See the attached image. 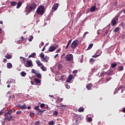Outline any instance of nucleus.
Masks as SVG:
<instances>
[{"label":"nucleus","mask_w":125,"mask_h":125,"mask_svg":"<svg viewBox=\"0 0 125 125\" xmlns=\"http://www.w3.org/2000/svg\"><path fill=\"white\" fill-rule=\"evenodd\" d=\"M31 73H33V74H35V75H36L37 72H36V70L32 69Z\"/></svg>","instance_id":"obj_46"},{"label":"nucleus","mask_w":125,"mask_h":125,"mask_svg":"<svg viewBox=\"0 0 125 125\" xmlns=\"http://www.w3.org/2000/svg\"><path fill=\"white\" fill-rule=\"evenodd\" d=\"M53 116H58V112L57 111H54L53 112Z\"/></svg>","instance_id":"obj_37"},{"label":"nucleus","mask_w":125,"mask_h":125,"mask_svg":"<svg viewBox=\"0 0 125 125\" xmlns=\"http://www.w3.org/2000/svg\"><path fill=\"white\" fill-rule=\"evenodd\" d=\"M92 86H93V84H92L91 83H90L86 86V87L88 90H91Z\"/></svg>","instance_id":"obj_11"},{"label":"nucleus","mask_w":125,"mask_h":125,"mask_svg":"<svg viewBox=\"0 0 125 125\" xmlns=\"http://www.w3.org/2000/svg\"><path fill=\"white\" fill-rule=\"evenodd\" d=\"M86 34H88V32H85L83 35V37H85V36H86Z\"/></svg>","instance_id":"obj_63"},{"label":"nucleus","mask_w":125,"mask_h":125,"mask_svg":"<svg viewBox=\"0 0 125 125\" xmlns=\"http://www.w3.org/2000/svg\"><path fill=\"white\" fill-rule=\"evenodd\" d=\"M21 113H22V111H21L19 110V111H17L16 114H21Z\"/></svg>","instance_id":"obj_55"},{"label":"nucleus","mask_w":125,"mask_h":125,"mask_svg":"<svg viewBox=\"0 0 125 125\" xmlns=\"http://www.w3.org/2000/svg\"><path fill=\"white\" fill-rule=\"evenodd\" d=\"M41 108H44L45 107V104H41L40 105Z\"/></svg>","instance_id":"obj_44"},{"label":"nucleus","mask_w":125,"mask_h":125,"mask_svg":"<svg viewBox=\"0 0 125 125\" xmlns=\"http://www.w3.org/2000/svg\"><path fill=\"white\" fill-rule=\"evenodd\" d=\"M36 62L38 66H42L43 65L40 60L36 61Z\"/></svg>","instance_id":"obj_19"},{"label":"nucleus","mask_w":125,"mask_h":125,"mask_svg":"<svg viewBox=\"0 0 125 125\" xmlns=\"http://www.w3.org/2000/svg\"><path fill=\"white\" fill-rule=\"evenodd\" d=\"M58 7H59V3H55L53 5V7H52V11L53 12L56 11V10H57V9H58Z\"/></svg>","instance_id":"obj_8"},{"label":"nucleus","mask_w":125,"mask_h":125,"mask_svg":"<svg viewBox=\"0 0 125 125\" xmlns=\"http://www.w3.org/2000/svg\"><path fill=\"white\" fill-rule=\"evenodd\" d=\"M40 56L41 57V58L42 59H43V58H44V55L42 54V52L40 54Z\"/></svg>","instance_id":"obj_40"},{"label":"nucleus","mask_w":125,"mask_h":125,"mask_svg":"<svg viewBox=\"0 0 125 125\" xmlns=\"http://www.w3.org/2000/svg\"><path fill=\"white\" fill-rule=\"evenodd\" d=\"M34 125H41V122L39 121H36L35 122Z\"/></svg>","instance_id":"obj_39"},{"label":"nucleus","mask_w":125,"mask_h":125,"mask_svg":"<svg viewBox=\"0 0 125 125\" xmlns=\"http://www.w3.org/2000/svg\"><path fill=\"white\" fill-rule=\"evenodd\" d=\"M79 43H80V41L78 39H77L75 41H74L71 45V48L72 49H75L76 47L79 45Z\"/></svg>","instance_id":"obj_3"},{"label":"nucleus","mask_w":125,"mask_h":125,"mask_svg":"<svg viewBox=\"0 0 125 125\" xmlns=\"http://www.w3.org/2000/svg\"><path fill=\"white\" fill-rule=\"evenodd\" d=\"M121 71H124V66H120L118 68V71L121 72Z\"/></svg>","instance_id":"obj_20"},{"label":"nucleus","mask_w":125,"mask_h":125,"mask_svg":"<svg viewBox=\"0 0 125 125\" xmlns=\"http://www.w3.org/2000/svg\"><path fill=\"white\" fill-rule=\"evenodd\" d=\"M73 80V75H70L66 80L67 83H70Z\"/></svg>","instance_id":"obj_13"},{"label":"nucleus","mask_w":125,"mask_h":125,"mask_svg":"<svg viewBox=\"0 0 125 125\" xmlns=\"http://www.w3.org/2000/svg\"><path fill=\"white\" fill-rule=\"evenodd\" d=\"M37 8V4L35 2L32 3L27 8V12L30 13L32 11H34Z\"/></svg>","instance_id":"obj_1"},{"label":"nucleus","mask_w":125,"mask_h":125,"mask_svg":"<svg viewBox=\"0 0 125 125\" xmlns=\"http://www.w3.org/2000/svg\"><path fill=\"white\" fill-rule=\"evenodd\" d=\"M38 111H39V112H38V114H39L40 115H42V113H43V112H44L45 110L40 109Z\"/></svg>","instance_id":"obj_31"},{"label":"nucleus","mask_w":125,"mask_h":125,"mask_svg":"<svg viewBox=\"0 0 125 125\" xmlns=\"http://www.w3.org/2000/svg\"><path fill=\"white\" fill-rule=\"evenodd\" d=\"M119 17H120V16H116L112 20L111 24L112 26H114V25H116V24H117V23L119 21Z\"/></svg>","instance_id":"obj_5"},{"label":"nucleus","mask_w":125,"mask_h":125,"mask_svg":"<svg viewBox=\"0 0 125 125\" xmlns=\"http://www.w3.org/2000/svg\"><path fill=\"white\" fill-rule=\"evenodd\" d=\"M78 111H79V112H83V111H84V109L83 107H80L78 109Z\"/></svg>","instance_id":"obj_29"},{"label":"nucleus","mask_w":125,"mask_h":125,"mask_svg":"<svg viewBox=\"0 0 125 125\" xmlns=\"http://www.w3.org/2000/svg\"><path fill=\"white\" fill-rule=\"evenodd\" d=\"M35 82L36 83H41V80H39L38 78H35Z\"/></svg>","instance_id":"obj_25"},{"label":"nucleus","mask_w":125,"mask_h":125,"mask_svg":"<svg viewBox=\"0 0 125 125\" xmlns=\"http://www.w3.org/2000/svg\"><path fill=\"white\" fill-rule=\"evenodd\" d=\"M7 67L8 68V69H10L11 68H12V64H11V63L9 62L7 64Z\"/></svg>","instance_id":"obj_22"},{"label":"nucleus","mask_w":125,"mask_h":125,"mask_svg":"<svg viewBox=\"0 0 125 125\" xmlns=\"http://www.w3.org/2000/svg\"><path fill=\"white\" fill-rule=\"evenodd\" d=\"M100 76L101 77H104V76H105V72H102Z\"/></svg>","instance_id":"obj_48"},{"label":"nucleus","mask_w":125,"mask_h":125,"mask_svg":"<svg viewBox=\"0 0 125 125\" xmlns=\"http://www.w3.org/2000/svg\"><path fill=\"white\" fill-rule=\"evenodd\" d=\"M112 80V77H108V78H106L105 79V81L106 82V83H108V82L111 81Z\"/></svg>","instance_id":"obj_36"},{"label":"nucleus","mask_w":125,"mask_h":125,"mask_svg":"<svg viewBox=\"0 0 125 125\" xmlns=\"http://www.w3.org/2000/svg\"><path fill=\"white\" fill-rule=\"evenodd\" d=\"M20 60L21 62H23V64H25V61H26V58L23 57H20Z\"/></svg>","instance_id":"obj_18"},{"label":"nucleus","mask_w":125,"mask_h":125,"mask_svg":"<svg viewBox=\"0 0 125 125\" xmlns=\"http://www.w3.org/2000/svg\"><path fill=\"white\" fill-rule=\"evenodd\" d=\"M92 46H93V43L90 44L88 47V49H91V48H92Z\"/></svg>","instance_id":"obj_34"},{"label":"nucleus","mask_w":125,"mask_h":125,"mask_svg":"<svg viewBox=\"0 0 125 125\" xmlns=\"http://www.w3.org/2000/svg\"><path fill=\"white\" fill-rule=\"evenodd\" d=\"M62 67H63V65L62 64H58V69H61Z\"/></svg>","instance_id":"obj_45"},{"label":"nucleus","mask_w":125,"mask_h":125,"mask_svg":"<svg viewBox=\"0 0 125 125\" xmlns=\"http://www.w3.org/2000/svg\"><path fill=\"white\" fill-rule=\"evenodd\" d=\"M4 117H5V118H4V120H7L8 122H11V121H13V116L11 115H5Z\"/></svg>","instance_id":"obj_7"},{"label":"nucleus","mask_w":125,"mask_h":125,"mask_svg":"<svg viewBox=\"0 0 125 125\" xmlns=\"http://www.w3.org/2000/svg\"><path fill=\"white\" fill-rule=\"evenodd\" d=\"M25 67H27V68H29V67H33V62L32 61L27 60L26 61V63L24 64Z\"/></svg>","instance_id":"obj_6"},{"label":"nucleus","mask_w":125,"mask_h":125,"mask_svg":"<svg viewBox=\"0 0 125 125\" xmlns=\"http://www.w3.org/2000/svg\"><path fill=\"white\" fill-rule=\"evenodd\" d=\"M17 106L20 108L21 110H23L24 109H27V106H26V104H23L22 105H20L18 104Z\"/></svg>","instance_id":"obj_10"},{"label":"nucleus","mask_w":125,"mask_h":125,"mask_svg":"<svg viewBox=\"0 0 125 125\" xmlns=\"http://www.w3.org/2000/svg\"><path fill=\"white\" fill-rule=\"evenodd\" d=\"M113 70H108L107 71L106 73H105V75H107V76H110V75H111V74H113Z\"/></svg>","instance_id":"obj_17"},{"label":"nucleus","mask_w":125,"mask_h":125,"mask_svg":"<svg viewBox=\"0 0 125 125\" xmlns=\"http://www.w3.org/2000/svg\"><path fill=\"white\" fill-rule=\"evenodd\" d=\"M16 3H17L16 1H13L11 3V4L12 5V6H15V5H16Z\"/></svg>","instance_id":"obj_35"},{"label":"nucleus","mask_w":125,"mask_h":125,"mask_svg":"<svg viewBox=\"0 0 125 125\" xmlns=\"http://www.w3.org/2000/svg\"><path fill=\"white\" fill-rule=\"evenodd\" d=\"M29 116L31 118H32V117L35 116V113H33V112H30Z\"/></svg>","instance_id":"obj_43"},{"label":"nucleus","mask_w":125,"mask_h":125,"mask_svg":"<svg viewBox=\"0 0 125 125\" xmlns=\"http://www.w3.org/2000/svg\"><path fill=\"white\" fill-rule=\"evenodd\" d=\"M7 61V60H6V59H3V62H4V63H6Z\"/></svg>","instance_id":"obj_59"},{"label":"nucleus","mask_w":125,"mask_h":125,"mask_svg":"<svg viewBox=\"0 0 125 125\" xmlns=\"http://www.w3.org/2000/svg\"><path fill=\"white\" fill-rule=\"evenodd\" d=\"M3 113H4V112L2 111V110H1L0 111V115H2V114H3Z\"/></svg>","instance_id":"obj_62"},{"label":"nucleus","mask_w":125,"mask_h":125,"mask_svg":"<svg viewBox=\"0 0 125 125\" xmlns=\"http://www.w3.org/2000/svg\"><path fill=\"white\" fill-rule=\"evenodd\" d=\"M55 49H56L55 46H50L48 49V51H49V52H53Z\"/></svg>","instance_id":"obj_9"},{"label":"nucleus","mask_w":125,"mask_h":125,"mask_svg":"<svg viewBox=\"0 0 125 125\" xmlns=\"http://www.w3.org/2000/svg\"><path fill=\"white\" fill-rule=\"evenodd\" d=\"M87 121L88 122H92V118H91V117H88Z\"/></svg>","instance_id":"obj_51"},{"label":"nucleus","mask_w":125,"mask_h":125,"mask_svg":"<svg viewBox=\"0 0 125 125\" xmlns=\"http://www.w3.org/2000/svg\"><path fill=\"white\" fill-rule=\"evenodd\" d=\"M35 75L37 76V78H39V79H42V74H41V73H37Z\"/></svg>","instance_id":"obj_26"},{"label":"nucleus","mask_w":125,"mask_h":125,"mask_svg":"<svg viewBox=\"0 0 125 125\" xmlns=\"http://www.w3.org/2000/svg\"><path fill=\"white\" fill-rule=\"evenodd\" d=\"M96 9V7L95 6H92L90 8V11L91 12H94L95 11V9Z\"/></svg>","instance_id":"obj_15"},{"label":"nucleus","mask_w":125,"mask_h":125,"mask_svg":"<svg viewBox=\"0 0 125 125\" xmlns=\"http://www.w3.org/2000/svg\"><path fill=\"white\" fill-rule=\"evenodd\" d=\"M60 80L62 81H65V76L64 75H61Z\"/></svg>","instance_id":"obj_33"},{"label":"nucleus","mask_w":125,"mask_h":125,"mask_svg":"<svg viewBox=\"0 0 125 125\" xmlns=\"http://www.w3.org/2000/svg\"><path fill=\"white\" fill-rule=\"evenodd\" d=\"M41 69L42 70V71H46V68H45V67H44V66H42L41 67Z\"/></svg>","instance_id":"obj_41"},{"label":"nucleus","mask_w":125,"mask_h":125,"mask_svg":"<svg viewBox=\"0 0 125 125\" xmlns=\"http://www.w3.org/2000/svg\"><path fill=\"white\" fill-rule=\"evenodd\" d=\"M72 42V39H70L67 44V45L65 47V49H68V48H69V45H70V44H71V43Z\"/></svg>","instance_id":"obj_16"},{"label":"nucleus","mask_w":125,"mask_h":125,"mask_svg":"<svg viewBox=\"0 0 125 125\" xmlns=\"http://www.w3.org/2000/svg\"><path fill=\"white\" fill-rule=\"evenodd\" d=\"M59 101H60V102H62V101H63V99L61 98V99H59Z\"/></svg>","instance_id":"obj_64"},{"label":"nucleus","mask_w":125,"mask_h":125,"mask_svg":"<svg viewBox=\"0 0 125 125\" xmlns=\"http://www.w3.org/2000/svg\"><path fill=\"white\" fill-rule=\"evenodd\" d=\"M57 108H59L60 107H66V105H57Z\"/></svg>","instance_id":"obj_52"},{"label":"nucleus","mask_w":125,"mask_h":125,"mask_svg":"<svg viewBox=\"0 0 125 125\" xmlns=\"http://www.w3.org/2000/svg\"><path fill=\"white\" fill-rule=\"evenodd\" d=\"M82 58L80 60V62L81 63H83V55H82Z\"/></svg>","instance_id":"obj_49"},{"label":"nucleus","mask_w":125,"mask_h":125,"mask_svg":"<svg viewBox=\"0 0 125 125\" xmlns=\"http://www.w3.org/2000/svg\"><path fill=\"white\" fill-rule=\"evenodd\" d=\"M78 73V70H75L72 72L73 74H77Z\"/></svg>","instance_id":"obj_54"},{"label":"nucleus","mask_w":125,"mask_h":125,"mask_svg":"<svg viewBox=\"0 0 125 125\" xmlns=\"http://www.w3.org/2000/svg\"><path fill=\"white\" fill-rule=\"evenodd\" d=\"M36 53L34 52L31 55L29 56L28 58H31L32 57V58H35V57L36 56Z\"/></svg>","instance_id":"obj_21"},{"label":"nucleus","mask_w":125,"mask_h":125,"mask_svg":"<svg viewBox=\"0 0 125 125\" xmlns=\"http://www.w3.org/2000/svg\"><path fill=\"white\" fill-rule=\"evenodd\" d=\"M37 14H40V15H43L44 13V6L40 5L37 9L36 11Z\"/></svg>","instance_id":"obj_2"},{"label":"nucleus","mask_w":125,"mask_h":125,"mask_svg":"<svg viewBox=\"0 0 125 125\" xmlns=\"http://www.w3.org/2000/svg\"><path fill=\"white\" fill-rule=\"evenodd\" d=\"M65 87H66V88L67 89H70V85H65Z\"/></svg>","instance_id":"obj_53"},{"label":"nucleus","mask_w":125,"mask_h":125,"mask_svg":"<svg viewBox=\"0 0 125 125\" xmlns=\"http://www.w3.org/2000/svg\"><path fill=\"white\" fill-rule=\"evenodd\" d=\"M27 73H26V72H25L24 71H22L21 73V77H25Z\"/></svg>","instance_id":"obj_24"},{"label":"nucleus","mask_w":125,"mask_h":125,"mask_svg":"<svg viewBox=\"0 0 125 125\" xmlns=\"http://www.w3.org/2000/svg\"><path fill=\"white\" fill-rule=\"evenodd\" d=\"M21 5H22V2L21 1H19L17 4V8H20V7H21Z\"/></svg>","instance_id":"obj_23"},{"label":"nucleus","mask_w":125,"mask_h":125,"mask_svg":"<svg viewBox=\"0 0 125 125\" xmlns=\"http://www.w3.org/2000/svg\"><path fill=\"white\" fill-rule=\"evenodd\" d=\"M80 122H81V121H79V120H76L75 121V123H76V124H80Z\"/></svg>","instance_id":"obj_60"},{"label":"nucleus","mask_w":125,"mask_h":125,"mask_svg":"<svg viewBox=\"0 0 125 125\" xmlns=\"http://www.w3.org/2000/svg\"><path fill=\"white\" fill-rule=\"evenodd\" d=\"M65 61L68 62L73 61V60H74V57L73 56V55L71 54L67 55L65 57Z\"/></svg>","instance_id":"obj_4"},{"label":"nucleus","mask_w":125,"mask_h":125,"mask_svg":"<svg viewBox=\"0 0 125 125\" xmlns=\"http://www.w3.org/2000/svg\"><path fill=\"white\" fill-rule=\"evenodd\" d=\"M9 98L10 99H14V98H15V96L14 95H11L9 96Z\"/></svg>","instance_id":"obj_38"},{"label":"nucleus","mask_w":125,"mask_h":125,"mask_svg":"<svg viewBox=\"0 0 125 125\" xmlns=\"http://www.w3.org/2000/svg\"><path fill=\"white\" fill-rule=\"evenodd\" d=\"M55 125V122H54L53 121H50L48 123V125Z\"/></svg>","instance_id":"obj_28"},{"label":"nucleus","mask_w":125,"mask_h":125,"mask_svg":"<svg viewBox=\"0 0 125 125\" xmlns=\"http://www.w3.org/2000/svg\"><path fill=\"white\" fill-rule=\"evenodd\" d=\"M42 62H46V63H47L48 62V58L47 57V56L44 57L42 60Z\"/></svg>","instance_id":"obj_14"},{"label":"nucleus","mask_w":125,"mask_h":125,"mask_svg":"<svg viewBox=\"0 0 125 125\" xmlns=\"http://www.w3.org/2000/svg\"><path fill=\"white\" fill-rule=\"evenodd\" d=\"M89 62H90V63L92 64V63H94V62H95V60H94V59L91 58L90 59Z\"/></svg>","instance_id":"obj_32"},{"label":"nucleus","mask_w":125,"mask_h":125,"mask_svg":"<svg viewBox=\"0 0 125 125\" xmlns=\"http://www.w3.org/2000/svg\"><path fill=\"white\" fill-rule=\"evenodd\" d=\"M119 30H120V27H116L114 30H113V32L114 33H117V32H118V31H119Z\"/></svg>","instance_id":"obj_30"},{"label":"nucleus","mask_w":125,"mask_h":125,"mask_svg":"<svg viewBox=\"0 0 125 125\" xmlns=\"http://www.w3.org/2000/svg\"><path fill=\"white\" fill-rule=\"evenodd\" d=\"M117 65H118L116 63H112L111 64V68H115V67H117Z\"/></svg>","instance_id":"obj_27"},{"label":"nucleus","mask_w":125,"mask_h":125,"mask_svg":"<svg viewBox=\"0 0 125 125\" xmlns=\"http://www.w3.org/2000/svg\"><path fill=\"white\" fill-rule=\"evenodd\" d=\"M98 55H93L92 56L93 58H97L98 57Z\"/></svg>","instance_id":"obj_58"},{"label":"nucleus","mask_w":125,"mask_h":125,"mask_svg":"<svg viewBox=\"0 0 125 125\" xmlns=\"http://www.w3.org/2000/svg\"><path fill=\"white\" fill-rule=\"evenodd\" d=\"M5 57L7 59H10V58H11V56H10V55H7Z\"/></svg>","instance_id":"obj_47"},{"label":"nucleus","mask_w":125,"mask_h":125,"mask_svg":"<svg viewBox=\"0 0 125 125\" xmlns=\"http://www.w3.org/2000/svg\"><path fill=\"white\" fill-rule=\"evenodd\" d=\"M20 41H24V37L23 36H22L21 39H20Z\"/></svg>","instance_id":"obj_61"},{"label":"nucleus","mask_w":125,"mask_h":125,"mask_svg":"<svg viewBox=\"0 0 125 125\" xmlns=\"http://www.w3.org/2000/svg\"><path fill=\"white\" fill-rule=\"evenodd\" d=\"M12 114V110L11 109L8 110L5 113L4 116H10Z\"/></svg>","instance_id":"obj_12"},{"label":"nucleus","mask_w":125,"mask_h":125,"mask_svg":"<svg viewBox=\"0 0 125 125\" xmlns=\"http://www.w3.org/2000/svg\"><path fill=\"white\" fill-rule=\"evenodd\" d=\"M108 34V30H106L104 33V36L105 37V36H106V35Z\"/></svg>","instance_id":"obj_56"},{"label":"nucleus","mask_w":125,"mask_h":125,"mask_svg":"<svg viewBox=\"0 0 125 125\" xmlns=\"http://www.w3.org/2000/svg\"><path fill=\"white\" fill-rule=\"evenodd\" d=\"M61 50V49L60 48L59 49H58L56 51V53H59V52H60V51Z\"/></svg>","instance_id":"obj_57"},{"label":"nucleus","mask_w":125,"mask_h":125,"mask_svg":"<svg viewBox=\"0 0 125 125\" xmlns=\"http://www.w3.org/2000/svg\"><path fill=\"white\" fill-rule=\"evenodd\" d=\"M35 109L37 110V111L40 110V108L39 107V106H35Z\"/></svg>","instance_id":"obj_50"},{"label":"nucleus","mask_w":125,"mask_h":125,"mask_svg":"<svg viewBox=\"0 0 125 125\" xmlns=\"http://www.w3.org/2000/svg\"><path fill=\"white\" fill-rule=\"evenodd\" d=\"M33 39H34V37L31 36L30 37V38L28 39L29 42H32V41L33 40Z\"/></svg>","instance_id":"obj_42"}]
</instances>
